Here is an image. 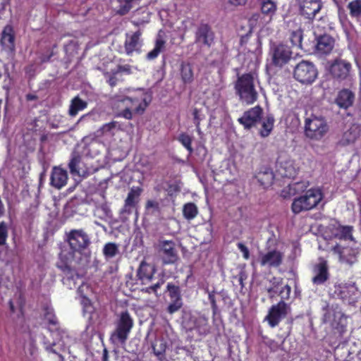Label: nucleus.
Listing matches in <instances>:
<instances>
[{"label":"nucleus","mask_w":361,"mask_h":361,"mask_svg":"<svg viewBox=\"0 0 361 361\" xmlns=\"http://www.w3.org/2000/svg\"><path fill=\"white\" fill-rule=\"evenodd\" d=\"M67 241L72 253L69 257L60 254V259L57 263V267L61 269L68 279H73L75 271L71 267V263L73 259V253L82 254L88 248L91 241L89 235L82 229H73L67 235Z\"/></svg>","instance_id":"nucleus-1"},{"label":"nucleus","mask_w":361,"mask_h":361,"mask_svg":"<svg viewBox=\"0 0 361 361\" xmlns=\"http://www.w3.org/2000/svg\"><path fill=\"white\" fill-rule=\"evenodd\" d=\"M234 89L239 100L247 105L253 104L258 99L254 76L251 73L238 75L234 83Z\"/></svg>","instance_id":"nucleus-2"},{"label":"nucleus","mask_w":361,"mask_h":361,"mask_svg":"<svg viewBox=\"0 0 361 361\" xmlns=\"http://www.w3.org/2000/svg\"><path fill=\"white\" fill-rule=\"evenodd\" d=\"M116 101L123 104L124 109L118 113L117 116L128 120L133 118V111L137 114H142L149 106L151 99L147 97H116Z\"/></svg>","instance_id":"nucleus-3"},{"label":"nucleus","mask_w":361,"mask_h":361,"mask_svg":"<svg viewBox=\"0 0 361 361\" xmlns=\"http://www.w3.org/2000/svg\"><path fill=\"white\" fill-rule=\"evenodd\" d=\"M323 199V193L319 188H310L300 197H295L291 204L293 213L298 214L302 212L316 207Z\"/></svg>","instance_id":"nucleus-4"},{"label":"nucleus","mask_w":361,"mask_h":361,"mask_svg":"<svg viewBox=\"0 0 361 361\" xmlns=\"http://www.w3.org/2000/svg\"><path fill=\"white\" fill-rule=\"evenodd\" d=\"M329 131V125L322 116L311 114L305 119L304 133L307 137L313 140H319Z\"/></svg>","instance_id":"nucleus-5"},{"label":"nucleus","mask_w":361,"mask_h":361,"mask_svg":"<svg viewBox=\"0 0 361 361\" xmlns=\"http://www.w3.org/2000/svg\"><path fill=\"white\" fill-rule=\"evenodd\" d=\"M133 326V320L126 310L122 312L116 324V329L112 332L110 339L113 342L125 344Z\"/></svg>","instance_id":"nucleus-6"},{"label":"nucleus","mask_w":361,"mask_h":361,"mask_svg":"<svg viewBox=\"0 0 361 361\" xmlns=\"http://www.w3.org/2000/svg\"><path fill=\"white\" fill-rule=\"evenodd\" d=\"M318 71L315 66L308 61L302 60L294 68V78L302 84H312L317 78Z\"/></svg>","instance_id":"nucleus-7"},{"label":"nucleus","mask_w":361,"mask_h":361,"mask_svg":"<svg viewBox=\"0 0 361 361\" xmlns=\"http://www.w3.org/2000/svg\"><path fill=\"white\" fill-rule=\"evenodd\" d=\"M183 326L187 333L195 331L200 336H204L210 332L208 319L202 315H190L185 317L183 320Z\"/></svg>","instance_id":"nucleus-8"},{"label":"nucleus","mask_w":361,"mask_h":361,"mask_svg":"<svg viewBox=\"0 0 361 361\" xmlns=\"http://www.w3.org/2000/svg\"><path fill=\"white\" fill-rule=\"evenodd\" d=\"M283 259L284 253L283 252L276 248H268L264 252H259L257 260L262 267L277 269L283 264Z\"/></svg>","instance_id":"nucleus-9"},{"label":"nucleus","mask_w":361,"mask_h":361,"mask_svg":"<svg viewBox=\"0 0 361 361\" xmlns=\"http://www.w3.org/2000/svg\"><path fill=\"white\" fill-rule=\"evenodd\" d=\"M289 309L285 301L280 300L277 304L271 306L264 320L268 322L270 327L274 328L287 316Z\"/></svg>","instance_id":"nucleus-10"},{"label":"nucleus","mask_w":361,"mask_h":361,"mask_svg":"<svg viewBox=\"0 0 361 361\" xmlns=\"http://www.w3.org/2000/svg\"><path fill=\"white\" fill-rule=\"evenodd\" d=\"M215 34L212 27L205 23H201L195 32L194 42L202 47L210 48L214 42Z\"/></svg>","instance_id":"nucleus-11"},{"label":"nucleus","mask_w":361,"mask_h":361,"mask_svg":"<svg viewBox=\"0 0 361 361\" xmlns=\"http://www.w3.org/2000/svg\"><path fill=\"white\" fill-rule=\"evenodd\" d=\"M142 32L138 30L133 33H126L124 42L125 53L132 56L133 53L140 54L143 46Z\"/></svg>","instance_id":"nucleus-12"},{"label":"nucleus","mask_w":361,"mask_h":361,"mask_svg":"<svg viewBox=\"0 0 361 361\" xmlns=\"http://www.w3.org/2000/svg\"><path fill=\"white\" fill-rule=\"evenodd\" d=\"M142 192V189L139 186H133L130 189L124 200V204L120 210L121 215L129 216L133 213V209L137 210Z\"/></svg>","instance_id":"nucleus-13"},{"label":"nucleus","mask_w":361,"mask_h":361,"mask_svg":"<svg viewBox=\"0 0 361 361\" xmlns=\"http://www.w3.org/2000/svg\"><path fill=\"white\" fill-rule=\"evenodd\" d=\"M159 247L164 264H173L178 261V255L174 241L168 240H159Z\"/></svg>","instance_id":"nucleus-14"},{"label":"nucleus","mask_w":361,"mask_h":361,"mask_svg":"<svg viewBox=\"0 0 361 361\" xmlns=\"http://www.w3.org/2000/svg\"><path fill=\"white\" fill-rule=\"evenodd\" d=\"M262 114V108L257 105L245 111L243 116L238 119V121L243 126L244 128L251 129L261 121Z\"/></svg>","instance_id":"nucleus-15"},{"label":"nucleus","mask_w":361,"mask_h":361,"mask_svg":"<svg viewBox=\"0 0 361 361\" xmlns=\"http://www.w3.org/2000/svg\"><path fill=\"white\" fill-rule=\"evenodd\" d=\"M166 291L171 300V302L167 307V312L172 314L178 312L183 306L181 289L178 285L168 283Z\"/></svg>","instance_id":"nucleus-16"},{"label":"nucleus","mask_w":361,"mask_h":361,"mask_svg":"<svg viewBox=\"0 0 361 361\" xmlns=\"http://www.w3.org/2000/svg\"><path fill=\"white\" fill-rule=\"evenodd\" d=\"M351 63L341 59H336L330 66V73L334 79L339 81L350 78Z\"/></svg>","instance_id":"nucleus-17"},{"label":"nucleus","mask_w":361,"mask_h":361,"mask_svg":"<svg viewBox=\"0 0 361 361\" xmlns=\"http://www.w3.org/2000/svg\"><path fill=\"white\" fill-rule=\"evenodd\" d=\"M292 51L286 44H279L272 49V63L275 66L282 67L290 61Z\"/></svg>","instance_id":"nucleus-18"},{"label":"nucleus","mask_w":361,"mask_h":361,"mask_svg":"<svg viewBox=\"0 0 361 361\" xmlns=\"http://www.w3.org/2000/svg\"><path fill=\"white\" fill-rule=\"evenodd\" d=\"M298 1L300 14L309 20L314 19L323 6L322 0H298Z\"/></svg>","instance_id":"nucleus-19"},{"label":"nucleus","mask_w":361,"mask_h":361,"mask_svg":"<svg viewBox=\"0 0 361 361\" xmlns=\"http://www.w3.org/2000/svg\"><path fill=\"white\" fill-rule=\"evenodd\" d=\"M16 34L12 25L7 24L2 30L0 37V45L5 51L13 53L16 49Z\"/></svg>","instance_id":"nucleus-20"},{"label":"nucleus","mask_w":361,"mask_h":361,"mask_svg":"<svg viewBox=\"0 0 361 361\" xmlns=\"http://www.w3.org/2000/svg\"><path fill=\"white\" fill-rule=\"evenodd\" d=\"M314 276L312 279L314 285H324L330 278L329 266L327 261L323 258H319V262L313 267Z\"/></svg>","instance_id":"nucleus-21"},{"label":"nucleus","mask_w":361,"mask_h":361,"mask_svg":"<svg viewBox=\"0 0 361 361\" xmlns=\"http://www.w3.org/2000/svg\"><path fill=\"white\" fill-rule=\"evenodd\" d=\"M357 292L355 283H341L335 286L334 293L343 302L351 303Z\"/></svg>","instance_id":"nucleus-22"},{"label":"nucleus","mask_w":361,"mask_h":361,"mask_svg":"<svg viewBox=\"0 0 361 361\" xmlns=\"http://www.w3.org/2000/svg\"><path fill=\"white\" fill-rule=\"evenodd\" d=\"M156 272L153 264L142 261L137 271V277L142 284L150 283Z\"/></svg>","instance_id":"nucleus-23"},{"label":"nucleus","mask_w":361,"mask_h":361,"mask_svg":"<svg viewBox=\"0 0 361 361\" xmlns=\"http://www.w3.org/2000/svg\"><path fill=\"white\" fill-rule=\"evenodd\" d=\"M68 180L67 171L61 167L54 166L52 169L50 184L54 188L59 190L64 187Z\"/></svg>","instance_id":"nucleus-24"},{"label":"nucleus","mask_w":361,"mask_h":361,"mask_svg":"<svg viewBox=\"0 0 361 361\" xmlns=\"http://www.w3.org/2000/svg\"><path fill=\"white\" fill-rule=\"evenodd\" d=\"M360 128L357 124H352L350 128L345 130L338 141L341 146H347L353 144L360 135Z\"/></svg>","instance_id":"nucleus-25"},{"label":"nucleus","mask_w":361,"mask_h":361,"mask_svg":"<svg viewBox=\"0 0 361 361\" xmlns=\"http://www.w3.org/2000/svg\"><path fill=\"white\" fill-rule=\"evenodd\" d=\"M355 101V94L348 89H342L338 92L335 99L336 104L341 109H348L352 106Z\"/></svg>","instance_id":"nucleus-26"},{"label":"nucleus","mask_w":361,"mask_h":361,"mask_svg":"<svg viewBox=\"0 0 361 361\" xmlns=\"http://www.w3.org/2000/svg\"><path fill=\"white\" fill-rule=\"evenodd\" d=\"M335 40L329 35H323L317 38V50L321 54H329L334 47Z\"/></svg>","instance_id":"nucleus-27"},{"label":"nucleus","mask_w":361,"mask_h":361,"mask_svg":"<svg viewBox=\"0 0 361 361\" xmlns=\"http://www.w3.org/2000/svg\"><path fill=\"white\" fill-rule=\"evenodd\" d=\"M332 226L333 233L336 238L344 240L353 239V227L352 226H343L338 223L333 224Z\"/></svg>","instance_id":"nucleus-28"},{"label":"nucleus","mask_w":361,"mask_h":361,"mask_svg":"<svg viewBox=\"0 0 361 361\" xmlns=\"http://www.w3.org/2000/svg\"><path fill=\"white\" fill-rule=\"evenodd\" d=\"M82 156L78 152L73 151L71 154V159L68 163V169L72 175L80 176L85 173V170L81 168Z\"/></svg>","instance_id":"nucleus-29"},{"label":"nucleus","mask_w":361,"mask_h":361,"mask_svg":"<svg viewBox=\"0 0 361 361\" xmlns=\"http://www.w3.org/2000/svg\"><path fill=\"white\" fill-rule=\"evenodd\" d=\"M255 178L257 180L258 183L265 188L272 185L274 174L270 169L264 168L255 175Z\"/></svg>","instance_id":"nucleus-30"},{"label":"nucleus","mask_w":361,"mask_h":361,"mask_svg":"<svg viewBox=\"0 0 361 361\" xmlns=\"http://www.w3.org/2000/svg\"><path fill=\"white\" fill-rule=\"evenodd\" d=\"M278 171L282 177L288 178H293L297 174V169L291 160L281 162Z\"/></svg>","instance_id":"nucleus-31"},{"label":"nucleus","mask_w":361,"mask_h":361,"mask_svg":"<svg viewBox=\"0 0 361 361\" xmlns=\"http://www.w3.org/2000/svg\"><path fill=\"white\" fill-rule=\"evenodd\" d=\"M87 107V102L82 100L79 96H75L71 101L68 114L71 117H75L79 111H83Z\"/></svg>","instance_id":"nucleus-32"},{"label":"nucleus","mask_w":361,"mask_h":361,"mask_svg":"<svg viewBox=\"0 0 361 361\" xmlns=\"http://www.w3.org/2000/svg\"><path fill=\"white\" fill-rule=\"evenodd\" d=\"M275 118L272 114H267L262 122V127L259 134L262 137H268L272 132L274 126Z\"/></svg>","instance_id":"nucleus-33"},{"label":"nucleus","mask_w":361,"mask_h":361,"mask_svg":"<svg viewBox=\"0 0 361 361\" xmlns=\"http://www.w3.org/2000/svg\"><path fill=\"white\" fill-rule=\"evenodd\" d=\"M181 80L184 84H190L194 80V73L190 63L182 62L180 67Z\"/></svg>","instance_id":"nucleus-34"},{"label":"nucleus","mask_w":361,"mask_h":361,"mask_svg":"<svg viewBox=\"0 0 361 361\" xmlns=\"http://www.w3.org/2000/svg\"><path fill=\"white\" fill-rule=\"evenodd\" d=\"M166 41L161 37L156 39L154 49L146 55V59L152 61L157 58L159 54L165 49Z\"/></svg>","instance_id":"nucleus-35"},{"label":"nucleus","mask_w":361,"mask_h":361,"mask_svg":"<svg viewBox=\"0 0 361 361\" xmlns=\"http://www.w3.org/2000/svg\"><path fill=\"white\" fill-rule=\"evenodd\" d=\"M349 15L353 19L361 18V0H352L347 5Z\"/></svg>","instance_id":"nucleus-36"},{"label":"nucleus","mask_w":361,"mask_h":361,"mask_svg":"<svg viewBox=\"0 0 361 361\" xmlns=\"http://www.w3.org/2000/svg\"><path fill=\"white\" fill-rule=\"evenodd\" d=\"M198 214V208L193 202L185 203L183 207V215L188 221L195 219Z\"/></svg>","instance_id":"nucleus-37"},{"label":"nucleus","mask_w":361,"mask_h":361,"mask_svg":"<svg viewBox=\"0 0 361 361\" xmlns=\"http://www.w3.org/2000/svg\"><path fill=\"white\" fill-rule=\"evenodd\" d=\"M303 38V30L299 27L295 30H292L290 32V41L293 47H296L302 49V41Z\"/></svg>","instance_id":"nucleus-38"},{"label":"nucleus","mask_w":361,"mask_h":361,"mask_svg":"<svg viewBox=\"0 0 361 361\" xmlns=\"http://www.w3.org/2000/svg\"><path fill=\"white\" fill-rule=\"evenodd\" d=\"M261 11L263 14L271 17L276 11V5L271 0H262Z\"/></svg>","instance_id":"nucleus-39"},{"label":"nucleus","mask_w":361,"mask_h":361,"mask_svg":"<svg viewBox=\"0 0 361 361\" xmlns=\"http://www.w3.org/2000/svg\"><path fill=\"white\" fill-rule=\"evenodd\" d=\"M177 140L188 151L190 154L193 152V149L192 147V137L190 135L185 133H182L178 135Z\"/></svg>","instance_id":"nucleus-40"},{"label":"nucleus","mask_w":361,"mask_h":361,"mask_svg":"<svg viewBox=\"0 0 361 361\" xmlns=\"http://www.w3.org/2000/svg\"><path fill=\"white\" fill-rule=\"evenodd\" d=\"M193 123L196 127V131L198 135H201L202 130L200 128V122L205 118L204 114L202 113L201 109L195 108L192 110Z\"/></svg>","instance_id":"nucleus-41"},{"label":"nucleus","mask_w":361,"mask_h":361,"mask_svg":"<svg viewBox=\"0 0 361 361\" xmlns=\"http://www.w3.org/2000/svg\"><path fill=\"white\" fill-rule=\"evenodd\" d=\"M309 185V183L307 181H300L295 182L293 183H290L288 185L289 192L295 195L300 192L305 191Z\"/></svg>","instance_id":"nucleus-42"},{"label":"nucleus","mask_w":361,"mask_h":361,"mask_svg":"<svg viewBox=\"0 0 361 361\" xmlns=\"http://www.w3.org/2000/svg\"><path fill=\"white\" fill-rule=\"evenodd\" d=\"M118 253V247L114 243L105 244L103 249V254L106 257L112 258Z\"/></svg>","instance_id":"nucleus-43"},{"label":"nucleus","mask_w":361,"mask_h":361,"mask_svg":"<svg viewBox=\"0 0 361 361\" xmlns=\"http://www.w3.org/2000/svg\"><path fill=\"white\" fill-rule=\"evenodd\" d=\"M44 317L49 324L55 326L58 324L54 309L50 307L46 306L44 307Z\"/></svg>","instance_id":"nucleus-44"},{"label":"nucleus","mask_w":361,"mask_h":361,"mask_svg":"<svg viewBox=\"0 0 361 361\" xmlns=\"http://www.w3.org/2000/svg\"><path fill=\"white\" fill-rule=\"evenodd\" d=\"M118 122L113 121L102 125L97 131L99 136H103L106 133H111V131L117 127Z\"/></svg>","instance_id":"nucleus-45"},{"label":"nucleus","mask_w":361,"mask_h":361,"mask_svg":"<svg viewBox=\"0 0 361 361\" xmlns=\"http://www.w3.org/2000/svg\"><path fill=\"white\" fill-rule=\"evenodd\" d=\"M8 236V227L6 222L2 221L0 222V246L6 244Z\"/></svg>","instance_id":"nucleus-46"},{"label":"nucleus","mask_w":361,"mask_h":361,"mask_svg":"<svg viewBox=\"0 0 361 361\" xmlns=\"http://www.w3.org/2000/svg\"><path fill=\"white\" fill-rule=\"evenodd\" d=\"M145 209L148 212L151 211L152 213L161 212L160 204L158 201L154 200H148L145 203Z\"/></svg>","instance_id":"nucleus-47"},{"label":"nucleus","mask_w":361,"mask_h":361,"mask_svg":"<svg viewBox=\"0 0 361 361\" xmlns=\"http://www.w3.org/2000/svg\"><path fill=\"white\" fill-rule=\"evenodd\" d=\"M164 280L161 279L159 281H157L156 283L149 286V287H147L144 289H142V291L147 293H154L157 294V290L161 286V285L164 283Z\"/></svg>","instance_id":"nucleus-48"},{"label":"nucleus","mask_w":361,"mask_h":361,"mask_svg":"<svg viewBox=\"0 0 361 361\" xmlns=\"http://www.w3.org/2000/svg\"><path fill=\"white\" fill-rule=\"evenodd\" d=\"M117 1L118 2H120L121 4L125 3V5L123 6H122L119 10V13L121 15H124V14L127 13L131 9V8H132L131 4L135 0H117Z\"/></svg>","instance_id":"nucleus-49"},{"label":"nucleus","mask_w":361,"mask_h":361,"mask_svg":"<svg viewBox=\"0 0 361 361\" xmlns=\"http://www.w3.org/2000/svg\"><path fill=\"white\" fill-rule=\"evenodd\" d=\"M169 196L172 197L176 193L180 191V186L176 183H170L168 185V188L166 189Z\"/></svg>","instance_id":"nucleus-50"},{"label":"nucleus","mask_w":361,"mask_h":361,"mask_svg":"<svg viewBox=\"0 0 361 361\" xmlns=\"http://www.w3.org/2000/svg\"><path fill=\"white\" fill-rule=\"evenodd\" d=\"M290 293L291 287L288 284L284 286L279 293V295L281 297V300L284 301V300H288L290 295Z\"/></svg>","instance_id":"nucleus-51"},{"label":"nucleus","mask_w":361,"mask_h":361,"mask_svg":"<svg viewBox=\"0 0 361 361\" xmlns=\"http://www.w3.org/2000/svg\"><path fill=\"white\" fill-rule=\"evenodd\" d=\"M208 298H209V300L210 304H211V307H212V310L213 314L215 315L216 314V312H217L218 307H217V305H216V297H215L214 292L209 293V295H208Z\"/></svg>","instance_id":"nucleus-52"},{"label":"nucleus","mask_w":361,"mask_h":361,"mask_svg":"<svg viewBox=\"0 0 361 361\" xmlns=\"http://www.w3.org/2000/svg\"><path fill=\"white\" fill-rule=\"evenodd\" d=\"M237 247L243 253V257L245 259L250 258V250L243 243H238Z\"/></svg>","instance_id":"nucleus-53"},{"label":"nucleus","mask_w":361,"mask_h":361,"mask_svg":"<svg viewBox=\"0 0 361 361\" xmlns=\"http://www.w3.org/2000/svg\"><path fill=\"white\" fill-rule=\"evenodd\" d=\"M116 74H114V71L112 72L111 75H109L108 73L105 74V76L109 75L107 82L111 87H114L117 85L118 79L116 77Z\"/></svg>","instance_id":"nucleus-54"},{"label":"nucleus","mask_w":361,"mask_h":361,"mask_svg":"<svg viewBox=\"0 0 361 361\" xmlns=\"http://www.w3.org/2000/svg\"><path fill=\"white\" fill-rule=\"evenodd\" d=\"M121 72H125L130 74L131 73L130 66L128 64L118 66L117 69L114 71V74H117Z\"/></svg>","instance_id":"nucleus-55"},{"label":"nucleus","mask_w":361,"mask_h":361,"mask_svg":"<svg viewBox=\"0 0 361 361\" xmlns=\"http://www.w3.org/2000/svg\"><path fill=\"white\" fill-rule=\"evenodd\" d=\"M78 292L80 293V296L82 297V304L84 305V307H87L88 305H91L90 300L83 294H82V286H80L78 289Z\"/></svg>","instance_id":"nucleus-56"},{"label":"nucleus","mask_w":361,"mask_h":361,"mask_svg":"<svg viewBox=\"0 0 361 361\" xmlns=\"http://www.w3.org/2000/svg\"><path fill=\"white\" fill-rule=\"evenodd\" d=\"M270 283H271L272 286L278 288V287L281 285L283 279L282 278H276L274 276L270 281Z\"/></svg>","instance_id":"nucleus-57"},{"label":"nucleus","mask_w":361,"mask_h":361,"mask_svg":"<svg viewBox=\"0 0 361 361\" xmlns=\"http://www.w3.org/2000/svg\"><path fill=\"white\" fill-rule=\"evenodd\" d=\"M276 289L277 288L274 286L269 287L267 289V293L269 294L270 298H272L274 296V295L277 293Z\"/></svg>","instance_id":"nucleus-58"},{"label":"nucleus","mask_w":361,"mask_h":361,"mask_svg":"<svg viewBox=\"0 0 361 361\" xmlns=\"http://www.w3.org/2000/svg\"><path fill=\"white\" fill-rule=\"evenodd\" d=\"M247 0H229V2L234 6L245 4Z\"/></svg>","instance_id":"nucleus-59"},{"label":"nucleus","mask_w":361,"mask_h":361,"mask_svg":"<svg viewBox=\"0 0 361 361\" xmlns=\"http://www.w3.org/2000/svg\"><path fill=\"white\" fill-rule=\"evenodd\" d=\"M37 99V97L35 94H27L26 95V99L27 101H33V100H36Z\"/></svg>","instance_id":"nucleus-60"},{"label":"nucleus","mask_w":361,"mask_h":361,"mask_svg":"<svg viewBox=\"0 0 361 361\" xmlns=\"http://www.w3.org/2000/svg\"><path fill=\"white\" fill-rule=\"evenodd\" d=\"M52 56H53V53L51 52L48 56H43V58L42 59V62H43V63L48 62L51 59Z\"/></svg>","instance_id":"nucleus-61"},{"label":"nucleus","mask_w":361,"mask_h":361,"mask_svg":"<svg viewBox=\"0 0 361 361\" xmlns=\"http://www.w3.org/2000/svg\"><path fill=\"white\" fill-rule=\"evenodd\" d=\"M153 351L157 356L162 355L165 352V348H162L161 350H157L155 347L153 346Z\"/></svg>","instance_id":"nucleus-62"},{"label":"nucleus","mask_w":361,"mask_h":361,"mask_svg":"<svg viewBox=\"0 0 361 361\" xmlns=\"http://www.w3.org/2000/svg\"><path fill=\"white\" fill-rule=\"evenodd\" d=\"M108 352L106 349L104 350V353L102 356V361H108Z\"/></svg>","instance_id":"nucleus-63"},{"label":"nucleus","mask_w":361,"mask_h":361,"mask_svg":"<svg viewBox=\"0 0 361 361\" xmlns=\"http://www.w3.org/2000/svg\"><path fill=\"white\" fill-rule=\"evenodd\" d=\"M8 305H9V307H10L11 312H15V307H14L13 302V301L11 300H9Z\"/></svg>","instance_id":"nucleus-64"}]
</instances>
